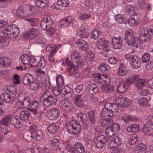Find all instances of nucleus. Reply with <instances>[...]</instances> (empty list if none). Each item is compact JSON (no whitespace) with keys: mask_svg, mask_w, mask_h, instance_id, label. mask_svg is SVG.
Masks as SVG:
<instances>
[{"mask_svg":"<svg viewBox=\"0 0 153 153\" xmlns=\"http://www.w3.org/2000/svg\"><path fill=\"white\" fill-rule=\"evenodd\" d=\"M57 3L59 5L65 7H67L69 4V2L68 0H58Z\"/></svg>","mask_w":153,"mask_h":153,"instance_id":"obj_50","label":"nucleus"},{"mask_svg":"<svg viewBox=\"0 0 153 153\" xmlns=\"http://www.w3.org/2000/svg\"><path fill=\"white\" fill-rule=\"evenodd\" d=\"M74 104L77 107H81L83 105V102L80 100L79 99V97L77 96H76L74 98Z\"/></svg>","mask_w":153,"mask_h":153,"instance_id":"obj_46","label":"nucleus"},{"mask_svg":"<svg viewBox=\"0 0 153 153\" xmlns=\"http://www.w3.org/2000/svg\"><path fill=\"white\" fill-rule=\"evenodd\" d=\"M139 78V76L135 74H132L129 76L128 79L125 80L130 86L133 83L134 81Z\"/></svg>","mask_w":153,"mask_h":153,"instance_id":"obj_37","label":"nucleus"},{"mask_svg":"<svg viewBox=\"0 0 153 153\" xmlns=\"http://www.w3.org/2000/svg\"><path fill=\"white\" fill-rule=\"evenodd\" d=\"M56 82L58 88H60L64 85V78L63 76L61 75H57L56 78Z\"/></svg>","mask_w":153,"mask_h":153,"instance_id":"obj_38","label":"nucleus"},{"mask_svg":"<svg viewBox=\"0 0 153 153\" xmlns=\"http://www.w3.org/2000/svg\"><path fill=\"white\" fill-rule=\"evenodd\" d=\"M71 91V88L69 86L65 85L62 89L61 93L65 96L66 97L68 98L69 97H71L72 95Z\"/></svg>","mask_w":153,"mask_h":153,"instance_id":"obj_35","label":"nucleus"},{"mask_svg":"<svg viewBox=\"0 0 153 153\" xmlns=\"http://www.w3.org/2000/svg\"><path fill=\"white\" fill-rule=\"evenodd\" d=\"M113 115V114L111 113V114L103 116L102 117H101V118L99 121V122L102 127L107 126L114 124L112 120Z\"/></svg>","mask_w":153,"mask_h":153,"instance_id":"obj_5","label":"nucleus"},{"mask_svg":"<svg viewBox=\"0 0 153 153\" xmlns=\"http://www.w3.org/2000/svg\"><path fill=\"white\" fill-rule=\"evenodd\" d=\"M59 128V127L56 124L52 123L48 126L47 130L49 132L53 133L56 131Z\"/></svg>","mask_w":153,"mask_h":153,"instance_id":"obj_42","label":"nucleus"},{"mask_svg":"<svg viewBox=\"0 0 153 153\" xmlns=\"http://www.w3.org/2000/svg\"><path fill=\"white\" fill-rule=\"evenodd\" d=\"M50 0H37L35 2L36 5L41 8L44 7H48L49 5Z\"/></svg>","mask_w":153,"mask_h":153,"instance_id":"obj_30","label":"nucleus"},{"mask_svg":"<svg viewBox=\"0 0 153 153\" xmlns=\"http://www.w3.org/2000/svg\"><path fill=\"white\" fill-rule=\"evenodd\" d=\"M120 126L117 123L112 124L110 126L107 128L105 130L106 135L109 137L115 135L117 133H118L120 130Z\"/></svg>","mask_w":153,"mask_h":153,"instance_id":"obj_4","label":"nucleus"},{"mask_svg":"<svg viewBox=\"0 0 153 153\" xmlns=\"http://www.w3.org/2000/svg\"><path fill=\"white\" fill-rule=\"evenodd\" d=\"M147 100L144 97H142L139 100L140 104L141 105H146L148 103Z\"/></svg>","mask_w":153,"mask_h":153,"instance_id":"obj_62","label":"nucleus"},{"mask_svg":"<svg viewBox=\"0 0 153 153\" xmlns=\"http://www.w3.org/2000/svg\"><path fill=\"white\" fill-rule=\"evenodd\" d=\"M123 40L121 37H114L112 39L111 44L114 49H120L122 47Z\"/></svg>","mask_w":153,"mask_h":153,"instance_id":"obj_15","label":"nucleus"},{"mask_svg":"<svg viewBox=\"0 0 153 153\" xmlns=\"http://www.w3.org/2000/svg\"><path fill=\"white\" fill-rule=\"evenodd\" d=\"M25 20L28 22L32 26H34L36 25L38 22V19L35 18H28Z\"/></svg>","mask_w":153,"mask_h":153,"instance_id":"obj_45","label":"nucleus"},{"mask_svg":"<svg viewBox=\"0 0 153 153\" xmlns=\"http://www.w3.org/2000/svg\"><path fill=\"white\" fill-rule=\"evenodd\" d=\"M150 56L149 53H145L143 56L142 58V62L143 63H146L149 62V61Z\"/></svg>","mask_w":153,"mask_h":153,"instance_id":"obj_55","label":"nucleus"},{"mask_svg":"<svg viewBox=\"0 0 153 153\" xmlns=\"http://www.w3.org/2000/svg\"><path fill=\"white\" fill-rule=\"evenodd\" d=\"M65 111L68 113L74 109V106L72 103L68 100H62L61 101Z\"/></svg>","mask_w":153,"mask_h":153,"instance_id":"obj_20","label":"nucleus"},{"mask_svg":"<svg viewBox=\"0 0 153 153\" xmlns=\"http://www.w3.org/2000/svg\"><path fill=\"white\" fill-rule=\"evenodd\" d=\"M11 116L10 115H7L5 116L0 120V124L3 126H8Z\"/></svg>","mask_w":153,"mask_h":153,"instance_id":"obj_36","label":"nucleus"},{"mask_svg":"<svg viewBox=\"0 0 153 153\" xmlns=\"http://www.w3.org/2000/svg\"><path fill=\"white\" fill-rule=\"evenodd\" d=\"M78 47L83 51H85L87 47V44L85 41L81 39H77L76 42Z\"/></svg>","mask_w":153,"mask_h":153,"instance_id":"obj_26","label":"nucleus"},{"mask_svg":"<svg viewBox=\"0 0 153 153\" xmlns=\"http://www.w3.org/2000/svg\"><path fill=\"white\" fill-rule=\"evenodd\" d=\"M51 95L50 92L48 91H45L42 95L41 97L44 99L43 104L44 102L47 100L50 96Z\"/></svg>","mask_w":153,"mask_h":153,"instance_id":"obj_60","label":"nucleus"},{"mask_svg":"<svg viewBox=\"0 0 153 153\" xmlns=\"http://www.w3.org/2000/svg\"><path fill=\"white\" fill-rule=\"evenodd\" d=\"M137 149H139V150L142 151H145L147 149L146 145L144 143H141L138 144L137 147Z\"/></svg>","mask_w":153,"mask_h":153,"instance_id":"obj_52","label":"nucleus"},{"mask_svg":"<svg viewBox=\"0 0 153 153\" xmlns=\"http://www.w3.org/2000/svg\"><path fill=\"white\" fill-rule=\"evenodd\" d=\"M70 151L74 153H85L83 146L79 143H76L73 147H71Z\"/></svg>","mask_w":153,"mask_h":153,"instance_id":"obj_13","label":"nucleus"},{"mask_svg":"<svg viewBox=\"0 0 153 153\" xmlns=\"http://www.w3.org/2000/svg\"><path fill=\"white\" fill-rule=\"evenodd\" d=\"M10 122L11 125L13 126L16 128H20L22 126V124L20 121L17 118L14 117H11Z\"/></svg>","mask_w":153,"mask_h":153,"instance_id":"obj_28","label":"nucleus"},{"mask_svg":"<svg viewBox=\"0 0 153 153\" xmlns=\"http://www.w3.org/2000/svg\"><path fill=\"white\" fill-rule=\"evenodd\" d=\"M143 131L144 133L150 131L153 129V122L151 120H148V121L144 125Z\"/></svg>","mask_w":153,"mask_h":153,"instance_id":"obj_33","label":"nucleus"},{"mask_svg":"<svg viewBox=\"0 0 153 153\" xmlns=\"http://www.w3.org/2000/svg\"><path fill=\"white\" fill-rule=\"evenodd\" d=\"M53 20L50 16H48L43 19L40 24L42 29L46 30L48 29L53 24Z\"/></svg>","mask_w":153,"mask_h":153,"instance_id":"obj_7","label":"nucleus"},{"mask_svg":"<svg viewBox=\"0 0 153 153\" xmlns=\"http://www.w3.org/2000/svg\"><path fill=\"white\" fill-rule=\"evenodd\" d=\"M87 93L89 95H94L97 92L98 88L95 84L92 83L89 85L87 89Z\"/></svg>","mask_w":153,"mask_h":153,"instance_id":"obj_24","label":"nucleus"},{"mask_svg":"<svg viewBox=\"0 0 153 153\" xmlns=\"http://www.w3.org/2000/svg\"><path fill=\"white\" fill-rule=\"evenodd\" d=\"M1 99L5 102H9L12 104L14 100V98L10 94L7 93H3L0 96Z\"/></svg>","mask_w":153,"mask_h":153,"instance_id":"obj_19","label":"nucleus"},{"mask_svg":"<svg viewBox=\"0 0 153 153\" xmlns=\"http://www.w3.org/2000/svg\"><path fill=\"white\" fill-rule=\"evenodd\" d=\"M51 146L52 149L55 150L58 153H60L61 151V149L60 147L59 143L58 140L57 138H54L51 141Z\"/></svg>","mask_w":153,"mask_h":153,"instance_id":"obj_22","label":"nucleus"},{"mask_svg":"<svg viewBox=\"0 0 153 153\" xmlns=\"http://www.w3.org/2000/svg\"><path fill=\"white\" fill-rule=\"evenodd\" d=\"M71 59L73 62L75 63L77 68H81L82 67V60L80 59V55L78 52L73 53L71 56Z\"/></svg>","mask_w":153,"mask_h":153,"instance_id":"obj_8","label":"nucleus"},{"mask_svg":"<svg viewBox=\"0 0 153 153\" xmlns=\"http://www.w3.org/2000/svg\"><path fill=\"white\" fill-rule=\"evenodd\" d=\"M82 38H85L88 37L89 35V33L88 32V29H84L80 30Z\"/></svg>","mask_w":153,"mask_h":153,"instance_id":"obj_54","label":"nucleus"},{"mask_svg":"<svg viewBox=\"0 0 153 153\" xmlns=\"http://www.w3.org/2000/svg\"><path fill=\"white\" fill-rule=\"evenodd\" d=\"M127 131L128 132H131L133 133L138 132L140 130L139 125L135 123L129 124L127 127Z\"/></svg>","mask_w":153,"mask_h":153,"instance_id":"obj_23","label":"nucleus"},{"mask_svg":"<svg viewBox=\"0 0 153 153\" xmlns=\"http://www.w3.org/2000/svg\"><path fill=\"white\" fill-rule=\"evenodd\" d=\"M73 21L72 17L68 16L61 20L59 24L62 28L68 27L71 26V23Z\"/></svg>","mask_w":153,"mask_h":153,"instance_id":"obj_12","label":"nucleus"},{"mask_svg":"<svg viewBox=\"0 0 153 153\" xmlns=\"http://www.w3.org/2000/svg\"><path fill=\"white\" fill-rule=\"evenodd\" d=\"M140 18L136 15L132 16L131 19L128 20V23L130 26H136L139 23Z\"/></svg>","mask_w":153,"mask_h":153,"instance_id":"obj_34","label":"nucleus"},{"mask_svg":"<svg viewBox=\"0 0 153 153\" xmlns=\"http://www.w3.org/2000/svg\"><path fill=\"white\" fill-rule=\"evenodd\" d=\"M38 32L36 29L33 28L27 31L25 33L26 38L29 39H34L38 35Z\"/></svg>","mask_w":153,"mask_h":153,"instance_id":"obj_16","label":"nucleus"},{"mask_svg":"<svg viewBox=\"0 0 153 153\" xmlns=\"http://www.w3.org/2000/svg\"><path fill=\"white\" fill-rule=\"evenodd\" d=\"M146 82V81L145 79H138L135 83V86L138 89L141 88L145 86Z\"/></svg>","mask_w":153,"mask_h":153,"instance_id":"obj_39","label":"nucleus"},{"mask_svg":"<svg viewBox=\"0 0 153 153\" xmlns=\"http://www.w3.org/2000/svg\"><path fill=\"white\" fill-rule=\"evenodd\" d=\"M138 7L141 9L145 8V3L144 0H139L137 2Z\"/></svg>","mask_w":153,"mask_h":153,"instance_id":"obj_63","label":"nucleus"},{"mask_svg":"<svg viewBox=\"0 0 153 153\" xmlns=\"http://www.w3.org/2000/svg\"><path fill=\"white\" fill-rule=\"evenodd\" d=\"M140 37L141 40L145 42L147 40L149 41L151 37L148 35V30L145 29L144 28L141 30Z\"/></svg>","mask_w":153,"mask_h":153,"instance_id":"obj_31","label":"nucleus"},{"mask_svg":"<svg viewBox=\"0 0 153 153\" xmlns=\"http://www.w3.org/2000/svg\"><path fill=\"white\" fill-rule=\"evenodd\" d=\"M44 58H43V59H42V58L40 61L38 62L37 65H35V67L36 66L37 67H39V68L40 69L43 68L45 65V61L44 60Z\"/></svg>","mask_w":153,"mask_h":153,"instance_id":"obj_58","label":"nucleus"},{"mask_svg":"<svg viewBox=\"0 0 153 153\" xmlns=\"http://www.w3.org/2000/svg\"><path fill=\"white\" fill-rule=\"evenodd\" d=\"M129 85L125 81L121 82L117 87V90L118 92L123 93L126 91L129 87Z\"/></svg>","mask_w":153,"mask_h":153,"instance_id":"obj_21","label":"nucleus"},{"mask_svg":"<svg viewBox=\"0 0 153 153\" xmlns=\"http://www.w3.org/2000/svg\"><path fill=\"white\" fill-rule=\"evenodd\" d=\"M60 111L59 109L54 108L52 109L51 112L48 113L47 117L50 120L57 119L60 116Z\"/></svg>","mask_w":153,"mask_h":153,"instance_id":"obj_17","label":"nucleus"},{"mask_svg":"<svg viewBox=\"0 0 153 153\" xmlns=\"http://www.w3.org/2000/svg\"><path fill=\"white\" fill-rule=\"evenodd\" d=\"M22 101L25 107L30 105L31 102H30V99L29 97H25L22 100Z\"/></svg>","mask_w":153,"mask_h":153,"instance_id":"obj_61","label":"nucleus"},{"mask_svg":"<svg viewBox=\"0 0 153 153\" xmlns=\"http://www.w3.org/2000/svg\"><path fill=\"white\" fill-rule=\"evenodd\" d=\"M57 101V98L55 96H52L51 94L48 98L45 101L44 105L46 107H48L49 106L52 105L56 102Z\"/></svg>","mask_w":153,"mask_h":153,"instance_id":"obj_29","label":"nucleus"},{"mask_svg":"<svg viewBox=\"0 0 153 153\" xmlns=\"http://www.w3.org/2000/svg\"><path fill=\"white\" fill-rule=\"evenodd\" d=\"M115 102L119 107H128L131 103V100L126 97L117 98L115 99Z\"/></svg>","mask_w":153,"mask_h":153,"instance_id":"obj_6","label":"nucleus"},{"mask_svg":"<svg viewBox=\"0 0 153 153\" xmlns=\"http://www.w3.org/2000/svg\"><path fill=\"white\" fill-rule=\"evenodd\" d=\"M65 61L66 63L67 67V69L68 71L69 74L72 75L76 73V70L75 64L72 63L69 61V59L67 58L65 59Z\"/></svg>","mask_w":153,"mask_h":153,"instance_id":"obj_14","label":"nucleus"},{"mask_svg":"<svg viewBox=\"0 0 153 153\" xmlns=\"http://www.w3.org/2000/svg\"><path fill=\"white\" fill-rule=\"evenodd\" d=\"M88 116L90 123L93 124H94L95 122V119L94 114V111H92L89 112L88 113Z\"/></svg>","mask_w":153,"mask_h":153,"instance_id":"obj_48","label":"nucleus"},{"mask_svg":"<svg viewBox=\"0 0 153 153\" xmlns=\"http://www.w3.org/2000/svg\"><path fill=\"white\" fill-rule=\"evenodd\" d=\"M29 130L31 131V135L30 137L35 138L37 141H39L42 140L43 137L42 133L41 131L38 130L36 125H33L29 128Z\"/></svg>","mask_w":153,"mask_h":153,"instance_id":"obj_3","label":"nucleus"},{"mask_svg":"<svg viewBox=\"0 0 153 153\" xmlns=\"http://www.w3.org/2000/svg\"><path fill=\"white\" fill-rule=\"evenodd\" d=\"M16 15L19 17H25L26 16L24 7L22 6H20L19 7L16 11Z\"/></svg>","mask_w":153,"mask_h":153,"instance_id":"obj_41","label":"nucleus"},{"mask_svg":"<svg viewBox=\"0 0 153 153\" xmlns=\"http://www.w3.org/2000/svg\"><path fill=\"white\" fill-rule=\"evenodd\" d=\"M126 58L128 59L129 60H130L132 63L133 62V61H135V60H137L138 59H140V58L138 57L137 55H134L132 54H128L126 56Z\"/></svg>","mask_w":153,"mask_h":153,"instance_id":"obj_49","label":"nucleus"},{"mask_svg":"<svg viewBox=\"0 0 153 153\" xmlns=\"http://www.w3.org/2000/svg\"><path fill=\"white\" fill-rule=\"evenodd\" d=\"M98 68L101 72H103L108 70L109 69V67L107 65H106L104 63H102L100 65H99Z\"/></svg>","mask_w":153,"mask_h":153,"instance_id":"obj_57","label":"nucleus"},{"mask_svg":"<svg viewBox=\"0 0 153 153\" xmlns=\"http://www.w3.org/2000/svg\"><path fill=\"white\" fill-rule=\"evenodd\" d=\"M30 115V114L29 111H23L21 112L20 117L22 120H26L28 119Z\"/></svg>","mask_w":153,"mask_h":153,"instance_id":"obj_43","label":"nucleus"},{"mask_svg":"<svg viewBox=\"0 0 153 153\" xmlns=\"http://www.w3.org/2000/svg\"><path fill=\"white\" fill-rule=\"evenodd\" d=\"M96 139L104 144L107 142L108 140V138L103 135H101L100 136L98 137Z\"/></svg>","mask_w":153,"mask_h":153,"instance_id":"obj_53","label":"nucleus"},{"mask_svg":"<svg viewBox=\"0 0 153 153\" xmlns=\"http://www.w3.org/2000/svg\"><path fill=\"white\" fill-rule=\"evenodd\" d=\"M108 42L107 40H102L100 39L97 44V47L100 50L103 49L104 51L108 52L110 50Z\"/></svg>","mask_w":153,"mask_h":153,"instance_id":"obj_9","label":"nucleus"},{"mask_svg":"<svg viewBox=\"0 0 153 153\" xmlns=\"http://www.w3.org/2000/svg\"><path fill=\"white\" fill-rule=\"evenodd\" d=\"M81 126L78 121L74 120L69 121L66 124V128L69 133L77 134L80 131Z\"/></svg>","mask_w":153,"mask_h":153,"instance_id":"obj_2","label":"nucleus"},{"mask_svg":"<svg viewBox=\"0 0 153 153\" xmlns=\"http://www.w3.org/2000/svg\"><path fill=\"white\" fill-rule=\"evenodd\" d=\"M125 39L128 45H131L134 40V32L131 29H128L125 32Z\"/></svg>","mask_w":153,"mask_h":153,"instance_id":"obj_11","label":"nucleus"},{"mask_svg":"<svg viewBox=\"0 0 153 153\" xmlns=\"http://www.w3.org/2000/svg\"><path fill=\"white\" fill-rule=\"evenodd\" d=\"M39 105V102L38 101L33 100L30 103V106L31 108L29 110L34 114H36L37 113L36 108H38Z\"/></svg>","mask_w":153,"mask_h":153,"instance_id":"obj_27","label":"nucleus"},{"mask_svg":"<svg viewBox=\"0 0 153 153\" xmlns=\"http://www.w3.org/2000/svg\"><path fill=\"white\" fill-rule=\"evenodd\" d=\"M2 32L5 36L12 38L18 36L19 33V30L16 25H13L3 29Z\"/></svg>","mask_w":153,"mask_h":153,"instance_id":"obj_1","label":"nucleus"},{"mask_svg":"<svg viewBox=\"0 0 153 153\" xmlns=\"http://www.w3.org/2000/svg\"><path fill=\"white\" fill-rule=\"evenodd\" d=\"M9 60L10 59L6 57L0 58V64L5 66L10 63Z\"/></svg>","mask_w":153,"mask_h":153,"instance_id":"obj_47","label":"nucleus"},{"mask_svg":"<svg viewBox=\"0 0 153 153\" xmlns=\"http://www.w3.org/2000/svg\"><path fill=\"white\" fill-rule=\"evenodd\" d=\"M34 81L32 76L30 74H27L23 78V81L25 85H29Z\"/></svg>","mask_w":153,"mask_h":153,"instance_id":"obj_32","label":"nucleus"},{"mask_svg":"<svg viewBox=\"0 0 153 153\" xmlns=\"http://www.w3.org/2000/svg\"><path fill=\"white\" fill-rule=\"evenodd\" d=\"M22 63L23 65H29L31 62H33L35 61V57L31 56L30 57L27 56L26 54H24L21 57Z\"/></svg>","mask_w":153,"mask_h":153,"instance_id":"obj_18","label":"nucleus"},{"mask_svg":"<svg viewBox=\"0 0 153 153\" xmlns=\"http://www.w3.org/2000/svg\"><path fill=\"white\" fill-rule=\"evenodd\" d=\"M132 65L134 68L138 69L141 65L140 59L135 60V61H133V62L132 63Z\"/></svg>","mask_w":153,"mask_h":153,"instance_id":"obj_56","label":"nucleus"},{"mask_svg":"<svg viewBox=\"0 0 153 153\" xmlns=\"http://www.w3.org/2000/svg\"><path fill=\"white\" fill-rule=\"evenodd\" d=\"M100 33L101 32L97 30H94L92 32L91 36L93 39H96L98 38L99 35H100Z\"/></svg>","mask_w":153,"mask_h":153,"instance_id":"obj_59","label":"nucleus"},{"mask_svg":"<svg viewBox=\"0 0 153 153\" xmlns=\"http://www.w3.org/2000/svg\"><path fill=\"white\" fill-rule=\"evenodd\" d=\"M114 18L119 23L122 24L123 23L126 24L128 22V20L126 19L121 14H118L115 15Z\"/></svg>","mask_w":153,"mask_h":153,"instance_id":"obj_40","label":"nucleus"},{"mask_svg":"<svg viewBox=\"0 0 153 153\" xmlns=\"http://www.w3.org/2000/svg\"><path fill=\"white\" fill-rule=\"evenodd\" d=\"M94 77L95 80L97 82L104 84L106 81L105 76L103 74H100L98 73L95 74Z\"/></svg>","mask_w":153,"mask_h":153,"instance_id":"obj_25","label":"nucleus"},{"mask_svg":"<svg viewBox=\"0 0 153 153\" xmlns=\"http://www.w3.org/2000/svg\"><path fill=\"white\" fill-rule=\"evenodd\" d=\"M138 140V137L137 135L136 134H133L131 140V145H134Z\"/></svg>","mask_w":153,"mask_h":153,"instance_id":"obj_64","label":"nucleus"},{"mask_svg":"<svg viewBox=\"0 0 153 153\" xmlns=\"http://www.w3.org/2000/svg\"><path fill=\"white\" fill-rule=\"evenodd\" d=\"M41 83H39L36 82H32L30 85V88L32 90H36L38 87H41L42 86V85H44V83L41 82Z\"/></svg>","mask_w":153,"mask_h":153,"instance_id":"obj_44","label":"nucleus"},{"mask_svg":"<svg viewBox=\"0 0 153 153\" xmlns=\"http://www.w3.org/2000/svg\"><path fill=\"white\" fill-rule=\"evenodd\" d=\"M141 44V42L138 38H134V40L132 41V44L130 45H133V46L137 48Z\"/></svg>","mask_w":153,"mask_h":153,"instance_id":"obj_51","label":"nucleus"},{"mask_svg":"<svg viewBox=\"0 0 153 153\" xmlns=\"http://www.w3.org/2000/svg\"><path fill=\"white\" fill-rule=\"evenodd\" d=\"M77 116L78 119L80 121L84 127H86L89 126L88 118L85 114H83L80 111L77 113Z\"/></svg>","mask_w":153,"mask_h":153,"instance_id":"obj_10","label":"nucleus"}]
</instances>
